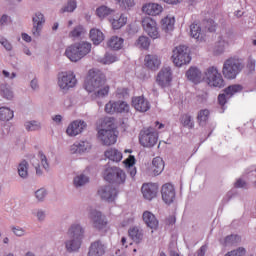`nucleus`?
Here are the masks:
<instances>
[{
  "label": "nucleus",
  "instance_id": "8",
  "mask_svg": "<svg viewBox=\"0 0 256 256\" xmlns=\"http://www.w3.org/2000/svg\"><path fill=\"white\" fill-rule=\"evenodd\" d=\"M157 139V133L153 127L144 128L139 135V142L143 147H155Z\"/></svg>",
  "mask_w": 256,
  "mask_h": 256
},
{
  "label": "nucleus",
  "instance_id": "41",
  "mask_svg": "<svg viewBox=\"0 0 256 256\" xmlns=\"http://www.w3.org/2000/svg\"><path fill=\"white\" fill-rule=\"evenodd\" d=\"M225 47H227V42L223 40V38H220L214 46L213 53L214 55H223L225 53Z\"/></svg>",
  "mask_w": 256,
  "mask_h": 256
},
{
  "label": "nucleus",
  "instance_id": "60",
  "mask_svg": "<svg viewBox=\"0 0 256 256\" xmlns=\"http://www.w3.org/2000/svg\"><path fill=\"white\" fill-rule=\"evenodd\" d=\"M124 163L127 168L129 167H135V156L130 155L126 160H124Z\"/></svg>",
  "mask_w": 256,
  "mask_h": 256
},
{
  "label": "nucleus",
  "instance_id": "59",
  "mask_svg": "<svg viewBox=\"0 0 256 256\" xmlns=\"http://www.w3.org/2000/svg\"><path fill=\"white\" fill-rule=\"evenodd\" d=\"M105 111L107 113H116V107H115V102H108L106 105H105Z\"/></svg>",
  "mask_w": 256,
  "mask_h": 256
},
{
  "label": "nucleus",
  "instance_id": "18",
  "mask_svg": "<svg viewBox=\"0 0 256 256\" xmlns=\"http://www.w3.org/2000/svg\"><path fill=\"white\" fill-rule=\"evenodd\" d=\"M142 195L144 199L151 201L157 197V193L159 192V186L155 183H147L143 184L141 188Z\"/></svg>",
  "mask_w": 256,
  "mask_h": 256
},
{
  "label": "nucleus",
  "instance_id": "52",
  "mask_svg": "<svg viewBox=\"0 0 256 256\" xmlns=\"http://www.w3.org/2000/svg\"><path fill=\"white\" fill-rule=\"evenodd\" d=\"M38 157L41 161V165L45 171H49V161L47 160V156L43 153V151L38 152Z\"/></svg>",
  "mask_w": 256,
  "mask_h": 256
},
{
  "label": "nucleus",
  "instance_id": "22",
  "mask_svg": "<svg viewBox=\"0 0 256 256\" xmlns=\"http://www.w3.org/2000/svg\"><path fill=\"white\" fill-rule=\"evenodd\" d=\"M142 11L143 13H146V15H152L155 17L163 13V6L157 3H146L142 6Z\"/></svg>",
  "mask_w": 256,
  "mask_h": 256
},
{
  "label": "nucleus",
  "instance_id": "36",
  "mask_svg": "<svg viewBox=\"0 0 256 256\" xmlns=\"http://www.w3.org/2000/svg\"><path fill=\"white\" fill-rule=\"evenodd\" d=\"M128 233L135 243H141V241H143V230H139V228H131Z\"/></svg>",
  "mask_w": 256,
  "mask_h": 256
},
{
  "label": "nucleus",
  "instance_id": "1",
  "mask_svg": "<svg viewBox=\"0 0 256 256\" xmlns=\"http://www.w3.org/2000/svg\"><path fill=\"white\" fill-rule=\"evenodd\" d=\"M89 77L85 84L86 91L94 93L95 97H107L109 95V86H105V74L99 70H90Z\"/></svg>",
  "mask_w": 256,
  "mask_h": 256
},
{
  "label": "nucleus",
  "instance_id": "7",
  "mask_svg": "<svg viewBox=\"0 0 256 256\" xmlns=\"http://www.w3.org/2000/svg\"><path fill=\"white\" fill-rule=\"evenodd\" d=\"M204 79L210 87H217L218 89L225 87L223 75L220 74L219 70L215 66L206 69Z\"/></svg>",
  "mask_w": 256,
  "mask_h": 256
},
{
  "label": "nucleus",
  "instance_id": "25",
  "mask_svg": "<svg viewBox=\"0 0 256 256\" xmlns=\"http://www.w3.org/2000/svg\"><path fill=\"white\" fill-rule=\"evenodd\" d=\"M144 223L150 229H157L159 227V220L155 217V214L151 213L150 211H145L142 215Z\"/></svg>",
  "mask_w": 256,
  "mask_h": 256
},
{
  "label": "nucleus",
  "instance_id": "38",
  "mask_svg": "<svg viewBox=\"0 0 256 256\" xmlns=\"http://www.w3.org/2000/svg\"><path fill=\"white\" fill-rule=\"evenodd\" d=\"M113 13H115V10L107 6H100L96 10V14L99 19H105V17H109V15H113Z\"/></svg>",
  "mask_w": 256,
  "mask_h": 256
},
{
  "label": "nucleus",
  "instance_id": "29",
  "mask_svg": "<svg viewBox=\"0 0 256 256\" xmlns=\"http://www.w3.org/2000/svg\"><path fill=\"white\" fill-rule=\"evenodd\" d=\"M220 243L223 247H233V245L241 243V236L231 234L226 236L224 240H220Z\"/></svg>",
  "mask_w": 256,
  "mask_h": 256
},
{
  "label": "nucleus",
  "instance_id": "27",
  "mask_svg": "<svg viewBox=\"0 0 256 256\" xmlns=\"http://www.w3.org/2000/svg\"><path fill=\"white\" fill-rule=\"evenodd\" d=\"M124 41L125 40L119 36H112L107 42V47L114 51H119V49H123Z\"/></svg>",
  "mask_w": 256,
  "mask_h": 256
},
{
  "label": "nucleus",
  "instance_id": "58",
  "mask_svg": "<svg viewBox=\"0 0 256 256\" xmlns=\"http://www.w3.org/2000/svg\"><path fill=\"white\" fill-rule=\"evenodd\" d=\"M234 187H236V189H247V182L241 178H239L235 184Z\"/></svg>",
  "mask_w": 256,
  "mask_h": 256
},
{
  "label": "nucleus",
  "instance_id": "51",
  "mask_svg": "<svg viewBox=\"0 0 256 256\" xmlns=\"http://www.w3.org/2000/svg\"><path fill=\"white\" fill-rule=\"evenodd\" d=\"M79 155L85 153L91 149V143L89 141H80L78 142Z\"/></svg>",
  "mask_w": 256,
  "mask_h": 256
},
{
  "label": "nucleus",
  "instance_id": "64",
  "mask_svg": "<svg viewBox=\"0 0 256 256\" xmlns=\"http://www.w3.org/2000/svg\"><path fill=\"white\" fill-rule=\"evenodd\" d=\"M205 253H207V244L200 247V249L197 252V256H205Z\"/></svg>",
  "mask_w": 256,
  "mask_h": 256
},
{
  "label": "nucleus",
  "instance_id": "40",
  "mask_svg": "<svg viewBox=\"0 0 256 256\" xmlns=\"http://www.w3.org/2000/svg\"><path fill=\"white\" fill-rule=\"evenodd\" d=\"M112 29H121V27H125L127 25V17L125 15L121 14L118 19H112L110 20Z\"/></svg>",
  "mask_w": 256,
  "mask_h": 256
},
{
  "label": "nucleus",
  "instance_id": "15",
  "mask_svg": "<svg viewBox=\"0 0 256 256\" xmlns=\"http://www.w3.org/2000/svg\"><path fill=\"white\" fill-rule=\"evenodd\" d=\"M162 201L166 203V205H171L173 201H175V186L171 183H166L161 188Z\"/></svg>",
  "mask_w": 256,
  "mask_h": 256
},
{
  "label": "nucleus",
  "instance_id": "2",
  "mask_svg": "<svg viewBox=\"0 0 256 256\" xmlns=\"http://www.w3.org/2000/svg\"><path fill=\"white\" fill-rule=\"evenodd\" d=\"M91 53V43L88 42H77L68 46L65 50V56L72 61V63H77L81 61L83 57Z\"/></svg>",
  "mask_w": 256,
  "mask_h": 256
},
{
  "label": "nucleus",
  "instance_id": "10",
  "mask_svg": "<svg viewBox=\"0 0 256 256\" xmlns=\"http://www.w3.org/2000/svg\"><path fill=\"white\" fill-rule=\"evenodd\" d=\"M90 221L92 223V226L97 231H101L107 227V218L101 211L98 210H92L90 212Z\"/></svg>",
  "mask_w": 256,
  "mask_h": 256
},
{
  "label": "nucleus",
  "instance_id": "24",
  "mask_svg": "<svg viewBox=\"0 0 256 256\" xmlns=\"http://www.w3.org/2000/svg\"><path fill=\"white\" fill-rule=\"evenodd\" d=\"M186 77L188 81L195 83V85L203 81V74L201 73V70H199L197 67H190L186 72Z\"/></svg>",
  "mask_w": 256,
  "mask_h": 256
},
{
  "label": "nucleus",
  "instance_id": "23",
  "mask_svg": "<svg viewBox=\"0 0 256 256\" xmlns=\"http://www.w3.org/2000/svg\"><path fill=\"white\" fill-rule=\"evenodd\" d=\"M145 65L148 69H151V71H157L159 67L161 66V59H159V56L157 54H148L144 58Z\"/></svg>",
  "mask_w": 256,
  "mask_h": 256
},
{
  "label": "nucleus",
  "instance_id": "9",
  "mask_svg": "<svg viewBox=\"0 0 256 256\" xmlns=\"http://www.w3.org/2000/svg\"><path fill=\"white\" fill-rule=\"evenodd\" d=\"M58 85L63 91H69L77 85V78L71 72H61L58 75Z\"/></svg>",
  "mask_w": 256,
  "mask_h": 256
},
{
  "label": "nucleus",
  "instance_id": "61",
  "mask_svg": "<svg viewBox=\"0 0 256 256\" xmlns=\"http://www.w3.org/2000/svg\"><path fill=\"white\" fill-rule=\"evenodd\" d=\"M38 221H45V217H47V213L44 210H37L35 213Z\"/></svg>",
  "mask_w": 256,
  "mask_h": 256
},
{
  "label": "nucleus",
  "instance_id": "44",
  "mask_svg": "<svg viewBox=\"0 0 256 256\" xmlns=\"http://www.w3.org/2000/svg\"><path fill=\"white\" fill-rule=\"evenodd\" d=\"M120 9L123 11H131L135 7V0H116Z\"/></svg>",
  "mask_w": 256,
  "mask_h": 256
},
{
  "label": "nucleus",
  "instance_id": "12",
  "mask_svg": "<svg viewBox=\"0 0 256 256\" xmlns=\"http://www.w3.org/2000/svg\"><path fill=\"white\" fill-rule=\"evenodd\" d=\"M243 91V86L239 85V84H234L231 86H228L225 90L223 94H219L218 96V103L219 105H225L227 103V99H231V97H233V95H235V93H239Z\"/></svg>",
  "mask_w": 256,
  "mask_h": 256
},
{
  "label": "nucleus",
  "instance_id": "17",
  "mask_svg": "<svg viewBox=\"0 0 256 256\" xmlns=\"http://www.w3.org/2000/svg\"><path fill=\"white\" fill-rule=\"evenodd\" d=\"M172 79L171 67H164L158 73L156 81L160 87H169Z\"/></svg>",
  "mask_w": 256,
  "mask_h": 256
},
{
  "label": "nucleus",
  "instance_id": "45",
  "mask_svg": "<svg viewBox=\"0 0 256 256\" xmlns=\"http://www.w3.org/2000/svg\"><path fill=\"white\" fill-rule=\"evenodd\" d=\"M77 9V2L69 0L61 9L60 13H73Z\"/></svg>",
  "mask_w": 256,
  "mask_h": 256
},
{
  "label": "nucleus",
  "instance_id": "54",
  "mask_svg": "<svg viewBox=\"0 0 256 256\" xmlns=\"http://www.w3.org/2000/svg\"><path fill=\"white\" fill-rule=\"evenodd\" d=\"M115 61H117V57L113 54H106L102 59L104 65H111V63H115Z\"/></svg>",
  "mask_w": 256,
  "mask_h": 256
},
{
  "label": "nucleus",
  "instance_id": "4",
  "mask_svg": "<svg viewBox=\"0 0 256 256\" xmlns=\"http://www.w3.org/2000/svg\"><path fill=\"white\" fill-rule=\"evenodd\" d=\"M243 62L238 58H229L224 62L222 73L226 79H235L243 71Z\"/></svg>",
  "mask_w": 256,
  "mask_h": 256
},
{
  "label": "nucleus",
  "instance_id": "11",
  "mask_svg": "<svg viewBox=\"0 0 256 256\" xmlns=\"http://www.w3.org/2000/svg\"><path fill=\"white\" fill-rule=\"evenodd\" d=\"M142 27L144 31L151 37V39H159V30L157 29V22L151 17H145L142 20Z\"/></svg>",
  "mask_w": 256,
  "mask_h": 256
},
{
  "label": "nucleus",
  "instance_id": "42",
  "mask_svg": "<svg viewBox=\"0 0 256 256\" xmlns=\"http://www.w3.org/2000/svg\"><path fill=\"white\" fill-rule=\"evenodd\" d=\"M0 95H2L4 99L11 101V99H13V90H11V87H9V85L2 84L0 86Z\"/></svg>",
  "mask_w": 256,
  "mask_h": 256
},
{
  "label": "nucleus",
  "instance_id": "47",
  "mask_svg": "<svg viewBox=\"0 0 256 256\" xmlns=\"http://www.w3.org/2000/svg\"><path fill=\"white\" fill-rule=\"evenodd\" d=\"M203 26L205 31H208V33H215V31H217V24H215V21L212 19L204 20Z\"/></svg>",
  "mask_w": 256,
  "mask_h": 256
},
{
  "label": "nucleus",
  "instance_id": "37",
  "mask_svg": "<svg viewBox=\"0 0 256 256\" xmlns=\"http://www.w3.org/2000/svg\"><path fill=\"white\" fill-rule=\"evenodd\" d=\"M174 25H175V18L166 17L161 20L162 30L165 31L166 33H169V31H173Z\"/></svg>",
  "mask_w": 256,
  "mask_h": 256
},
{
  "label": "nucleus",
  "instance_id": "35",
  "mask_svg": "<svg viewBox=\"0 0 256 256\" xmlns=\"http://www.w3.org/2000/svg\"><path fill=\"white\" fill-rule=\"evenodd\" d=\"M87 33V30H85V27L83 25H78L73 28L72 31L69 32V37L71 39H79L80 37H83Z\"/></svg>",
  "mask_w": 256,
  "mask_h": 256
},
{
  "label": "nucleus",
  "instance_id": "6",
  "mask_svg": "<svg viewBox=\"0 0 256 256\" xmlns=\"http://www.w3.org/2000/svg\"><path fill=\"white\" fill-rule=\"evenodd\" d=\"M104 179L108 183H116V185H123L127 179L125 171L119 167H106L104 170Z\"/></svg>",
  "mask_w": 256,
  "mask_h": 256
},
{
  "label": "nucleus",
  "instance_id": "5",
  "mask_svg": "<svg viewBox=\"0 0 256 256\" xmlns=\"http://www.w3.org/2000/svg\"><path fill=\"white\" fill-rule=\"evenodd\" d=\"M191 51L189 47L180 45L173 50L172 61L176 67H183L191 63Z\"/></svg>",
  "mask_w": 256,
  "mask_h": 256
},
{
  "label": "nucleus",
  "instance_id": "48",
  "mask_svg": "<svg viewBox=\"0 0 256 256\" xmlns=\"http://www.w3.org/2000/svg\"><path fill=\"white\" fill-rule=\"evenodd\" d=\"M197 119H198L199 125H202V126L205 125V123L207 122V119H209V110L207 109L201 110L198 113Z\"/></svg>",
  "mask_w": 256,
  "mask_h": 256
},
{
  "label": "nucleus",
  "instance_id": "16",
  "mask_svg": "<svg viewBox=\"0 0 256 256\" xmlns=\"http://www.w3.org/2000/svg\"><path fill=\"white\" fill-rule=\"evenodd\" d=\"M33 28L32 34L34 37H40L43 25H45V16L41 12L35 13L32 17Z\"/></svg>",
  "mask_w": 256,
  "mask_h": 256
},
{
  "label": "nucleus",
  "instance_id": "33",
  "mask_svg": "<svg viewBox=\"0 0 256 256\" xmlns=\"http://www.w3.org/2000/svg\"><path fill=\"white\" fill-rule=\"evenodd\" d=\"M90 39L93 41L94 45H99V43L105 39V36L99 29H91Z\"/></svg>",
  "mask_w": 256,
  "mask_h": 256
},
{
  "label": "nucleus",
  "instance_id": "21",
  "mask_svg": "<svg viewBox=\"0 0 256 256\" xmlns=\"http://www.w3.org/2000/svg\"><path fill=\"white\" fill-rule=\"evenodd\" d=\"M132 106L136 111H139L140 113H146V111H149L151 106L149 105V101L145 99L143 96H137L132 98Z\"/></svg>",
  "mask_w": 256,
  "mask_h": 256
},
{
  "label": "nucleus",
  "instance_id": "56",
  "mask_svg": "<svg viewBox=\"0 0 256 256\" xmlns=\"http://www.w3.org/2000/svg\"><path fill=\"white\" fill-rule=\"evenodd\" d=\"M11 231L16 235V237H23V235H25V229L19 226H12Z\"/></svg>",
  "mask_w": 256,
  "mask_h": 256
},
{
  "label": "nucleus",
  "instance_id": "13",
  "mask_svg": "<svg viewBox=\"0 0 256 256\" xmlns=\"http://www.w3.org/2000/svg\"><path fill=\"white\" fill-rule=\"evenodd\" d=\"M98 195L103 201H108V203H113L117 197V189L112 185L102 186L98 189Z\"/></svg>",
  "mask_w": 256,
  "mask_h": 256
},
{
  "label": "nucleus",
  "instance_id": "63",
  "mask_svg": "<svg viewBox=\"0 0 256 256\" xmlns=\"http://www.w3.org/2000/svg\"><path fill=\"white\" fill-rule=\"evenodd\" d=\"M8 23H9V17L7 16V14L2 15L0 18L1 27H5V25H7Z\"/></svg>",
  "mask_w": 256,
  "mask_h": 256
},
{
  "label": "nucleus",
  "instance_id": "62",
  "mask_svg": "<svg viewBox=\"0 0 256 256\" xmlns=\"http://www.w3.org/2000/svg\"><path fill=\"white\" fill-rule=\"evenodd\" d=\"M255 63H256L255 59L251 57L248 59L247 67L250 71H255Z\"/></svg>",
  "mask_w": 256,
  "mask_h": 256
},
{
  "label": "nucleus",
  "instance_id": "19",
  "mask_svg": "<svg viewBox=\"0 0 256 256\" xmlns=\"http://www.w3.org/2000/svg\"><path fill=\"white\" fill-rule=\"evenodd\" d=\"M67 237L68 239L83 241V238L85 237V228H83L81 224L74 223L69 227Z\"/></svg>",
  "mask_w": 256,
  "mask_h": 256
},
{
  "label": "nucleus",
  "instance_id": "26",
  "mask_svg": "<svg viewBox=\"0 0 256 256\" xmlns=\"http://www.w3.org/2000/svg\"><path fill=\"white\" fill-rule=\"evenodd\" d=\"M83 243V241L81 240H77L75 238H68L65 242V249L67 251V253H77V251H79V249H81V244Z\"/></svg>",
  "mask_w": 256,
  "mask_h": 256
},
{
  "label": "nucleus",
  "instance_id": "55",
  "mask_svg": "<svg viewBox=\"0 0 256 256\" xmlns=\"http://www.w3.org/2000/svg\"><path fill=\"white\" fill-rule=\"evenodd\" d=\"M31 163L36 169V175L41 177V175H43V170H41V166L39 165V161L37 160V158L33 157Z\"/></svg>",
  "mask_w": 256,
  "mask_h": 256
},
{
  "label": "nucleus",
  "instance_id": "3",
  "mask_svg": "<svg viewBox=\"0 0 256 256\" xmlns=\"http://www.w3.org/2000/svg\"><path fill=\"white\" fill-rule=\"evenodd\" d=\"M102 129L98 131V139L104 145H115L117 143V134H115V124L110 119L102 122Z\"/></svg>",
  "mask_w": 256,
  "mask_h": 256
},
{
  "label": "nucleus",
  "instance_id": "30",
  "mask_svg": "<svg viewBox=\"0 0 256 256\" xmlns=\"http://www.w3.org/2000/svg\"><path fill=\"white\" fill-rule=\"evenodd\" d=\"M152 169L154 172V175H161L163 173V169H165V162L163 161V158L156 157L152 160Z\"/></svg>",
  "mask_w": 256,
  "mask_h": 256
},
{
  "label": "nucleus",
  "instance_id": "34",
  "mask_svg": "<svg viewBox=\"0 0 256 256\" xmlns=\"http://www.w3.org/2000/svg\"><path fill=\"white\" fill-rule=\"evenodd\" d=\"M89 183V177L84 174L77 175L73 179V185L76 189H80V187H85Z\"/></svg>",
  "mask_w": 256,
  "mask_h": 256
},
{
  "label": "nucleus",
  "instance_id": "49",
  "mask_svg": "<svg viewBox=\"0 0 256 256\" xmlns=\"http://www.w3.org/2000/svg\"><path fill=\"white\" fill-rule=\"evenodd\" d=\"M27 131H39L41 129V123L33 120L25 123Z\"/></svg>",
  "mask_w": 256,
  "mask_h": 256
},
{
  "label": "nucleus",
  "instance_id": "50",
  "mask_svg": "<svg viewBox=\"0 0 256 256\" xmlns=\"http://www.w3.org/2000/svg\"><path fill=\"white\" fill-rule=\"evenodd\" d=\"M137 45L138 47H142V49H149V45H151L149 37L140 36L137 40Z\"/></svg>",
  "mask_w": 256,
  "mask_h": 256
},
{
  "label": "nucleus",
  "instance_id": "43",
  "mask_svg": "<svg viewBox=\"0 0 256 256\" xmlns=\"http://www.w3.org/2000/svg\"><path fill=\"white\" fill-rule=\"evenodd\" d=\"M13 117H14L13 111L10 110L8 107L0 108V121H11Z\"/></svg>",
  "mask_w": 256,
  "mask_h": 256
},
{
  "label": "nucleus",
  "instance_id": "20",
  "mask_svg": "<svg viewBox=\"0 0 256 256\" xmlns=\"http://www.w3.org/2000/svg\"><path fill=\"white\" fill-rule=\"evenodd\" d=\"M107 247L101 240H96L90 244L88 256H104Z\"/></svg>",
  "mask_w": 256,
  "mask_h": 256
},
{
  "label": "nucleus",
  "instance_id": "39",
  "mask_svg": "<svg viewBox=\"0 0 256 256\" xmlns=\"http://www.w3.org/2000/svg\"><path fill=\"white\" fill-rule=\"evenodd\" d=\"M180 123L183 127H186L187 129H193V127H195L193 117L190 114L181 115Z\"/></svg>",
  "mask_w": 256,
  "mask_h": 256
},
{
  "label": "nucleus",
  "instance_id": "31",
  "mask_svg": "<svg viewBox=\"0 0 256 256\" xmlns=\"http://www.w3.org/2000/svg\"><path fill=\"white\" fill-rule=\"evenodd\" d=\"M190 37L201 41L203 39V31L201 30V25L198 23H193L190 25Z\"/></svg>",
  "mask_w": 256,
  "mask_h": 256
},
{
  "label": "nucleus",
  "instance_id": "28",
  "mask_svg": "<svg viewBox=\"0 0 256 256\" xmlns=\"http://www.w3.org/2000/svg\"><path fill=\"white\" fill-rule=\"evenodd\" d=\"M104 155L105 157H107V159H109L110 161H114L115 163H119V161L123 159V153L115 148H110L106 150Z\"/></svg>",
  "mask_w": 256,
  "mask_h": 256
},
{
  "label": "nucleus",
  "instance_id": "46",
  "mask_svg": "<svg viewBox=\"0 0 256 256\" xmlns=\"http://www.w3.org/2000/svg\"><path fill=\"white\" fill-rule=\"evenodd\" d=\"M116 113H129V104L125 101H116L115 102Z\"/></svg>",
  "mask_w": 256,
  "mask_h": 256
},
{
  "label": "nucleus",
  "instance_id": "32",
  "mask_svg": "<svg viewBox=\"0 0 256 256\" xmlns=\"http://www.w3.org/2000/svg\"><path fill=\"white\" fill-rule=\"evenodd\" d=\"M18 175L21 179H27L29 177V162L22 160L18 165Z\"/></svg>",
  "mask_w": 256,
  "mask_h": 256
},
{
  "label": "nucleus",
  "instance_id": "14",
  "mask_svg": "<svg viewBox=\"0 0 256 256\" xmlns=\"http://www.w3.org/2000/svg\"><path fill=\"white\" fill-rule=\"evenodd\" d=\"M87 129V123L83 120H75L66 129L67 135L69 137H77L80 133H83Z\"/></svg>",
  "mask_w": 256,
  "mask_h": 256
},
{
  "label": "nucleus",
  "instance_id": "53",
  "mask_svg": "<svg viewBox=\"0 0 256 256\" xmlns=\"http://www.w3.org/2000/svg\"><path fill=\"white\" fill-rule=\"evenodd\" d=\"M35 197L37 201H45V197H47V190L45 188H40L35 192Z\"/></svg>",
  "mask_w": 256,
  "mask_h": 256
},
{
  "label": "nucleus",
  "instance_id": "57",
  "mask_svg": "<svg viewBox=\"0 0 256 256\" xmlns=\"http://www.w3.org/2000/svg\"><path fill=\"white\" fill-rule=\"evenodd\" d=\"M0 44L6 49V51H13V45L9 40L5 38H0Z\"/></svg>",
  "mask_w": 256,
  "mask_h": 256
}]
</instances>
